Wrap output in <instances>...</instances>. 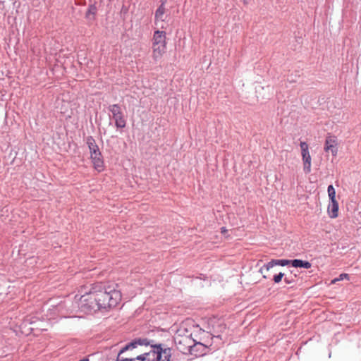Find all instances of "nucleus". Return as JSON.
Returning <instances> with one entry per match:
<instances>
[{
  "mask_svg": "<svg viewBox=\"0 0 361 361\" xmlns=\"http://www.w3.org/2000/svg\"><path fill=\"white\" fill-rule=\"evenodd\" d=\"M80 292L83 294L77 302L78 309L84 313L97 310L98 304L97 303L96 290H94V284H90V287H82Z\"/></svg>",
  "mask_w": 361,
  "mask_h": 361,
  "instance_id": "obj_3",
  "label": "nucleus"
},
{
  "mask_svg": "<svg viewBox=\"0 0 361 361\" xmlns=\"http://www.w3.org/2000/svg\"><path fill=\"white\" fill-rule=\"evenodd\" d=\"M94 288L96 290L97 310L116 307L121 299V292L114 287L94 283Z\"/></svg>",
  "mask_w": 361,
  "mask_h": 361,
  "instance_id": "obj_2",
  "label": "nucleus"
},
{
  "mask_svg": "<svg viewBox=\"0 0 361 361\" xmlns=\"http://www.w3.org/2000/svg\"><path fill=\"white\" fill-rule=\"evenodd\" d=\"M79 361H89V359H88V357H84Z\"/></svg>",
  "mask_w": 361,
  "mask_h": 361,
  "instance_id": "obj_21",
  "label": "nucleus"
},
{
  "mask_svg": "<svg viewBox=\"0 0 361 361\" xmlns=\"http://www.w3.org/2000/svg\"><path fill=\"white\" fill-rule=\"evenodd\" d=\"M327 192L330 201H336V191L332 185L328 186Z\"/></svg>",
  "mask_w": 361,
  "mask_h": 361,
  "instance_id": "obj_17",
  "label": "nucleus"
},
{
  "mask_svg": "<svg viewBox=\"0 0 361 361\" xmlns=\"http://www.w3.org/2000/svg\"><path fill=\"white\" fill-rule=\"evenodd\" d=\"M289 264L292 265V259H271L267 264L262 267L259 271L263 274L264 271H268L271 268L276 265L284 267Z\"/></svg>",
  "mask_w": 361,
  "mask_h": 361,
  "instance_id": "obj_9",
  "label": "nucleus"
},
{
  "mask_svg": "<svg viewBox=\"0 0 361 361\" xmlns=\"http://www.w3.org/2000/svg\"><path fill=\"white\" fill-rule=\"evenodd\" d=\"M189 354L195 357H200L205 355L208 350V346L200 341H196L192 339V345H191Z\"/></svg>",
  "mask_w": 361,
  "mask_h": 361,
  "instance_id": "obj_8",
  "label": "nucleus"
},
{
  "mask_svg": "<svg viewBox=\"0 0 361 361\" xmlns=\"http://www.w3.org/2000/svg\"><path fill=\"white\" fill-rule=\"evenodd\" d=\"M337 139L335 136L328 135L325 140L324 150L331 151L333 156L337 154L338 149L336 147Z\"/></svg>",
  "mask_w": 361,
  "mask_h": 361,
  "instance_id": "obj_11",
  "label": "nucleus"
},
{
  "mask_svg": "<svg viewBox=\"0 0 361 361\" xmlns=\"http://www.w3.org/2000/svg\"><path fill=\"white\" fill-rule=\"evenodd\" d=\"M161 2H162V1H165V2H166V0H161Z\"/></svg>",
  "mask_w": 361,
  "mask_h": 361,
  "instance_id": "obj_24",
  "label": "nucleus"
},
{
  "mask_svg": "<svg viewBox=\"0 0 361 361\" xmlns=\"http://www.w3.org/2000/svg\"><path fill=\"white\" fill-rule=\"evenodd\" d=\"M284 275L285 274L282 272H280L278 274L274 275L273 277L274 283H279V282H281Z\"/></svg>",
  "mask_w": 361,
  "mask_h": 361,
  "instance_id": "obj_18",
  "label": "nucleus"
},
{
  "mask_svg": "<svg viewBox=\"0 0 361 361\" xmlns=\"http://www.w3.org/2000/svg\"><path fill=\"white\" fill-rule=\"evenodd\" d=\"M292 267L295 268H304V269H310L312 267V264L308 261H304L302 259H292Z\"/></svg>",
  "mask_w": 361,
  "mask_h": 361,
  "instance_id": "obj_13",
  "label": "nucleus"
},
{
  "mask_svg": "<svg viewBox=\"0 0 361 361\" xmlns=\"http://www.w3.org/2000/svg\"><path fill=\"white\" fill-rule=\"evenodd\" d=\"M165 1H162L161 4L159 6L155 12V20H160L164 21L163 16L165 13V7H164Z\"/></svg>",
  "mask_w": 361,
  "mask_h": 361,
  "instance_id": "obj_16",
  "label": "nucleus"
},
{
  "mask_svg": "<svg viewBox=\"0 0 361 361\" xmlns=\"http://www.w3.org/2000/svg\"><path fill=\"white\" fill-rule=\"evenodd\" d=\"M344 279H349V275L348 274H340L338 278H336V279H334L332 281V283H334L336 281H341V280H343Z\"/></svg>",
  "mask_w": 361,
  "mask_h": 361,
  "instance_id": "obj_19",
  "label": "nucleus"
},
{
  "mask_svg": "<svg viewBox=\"0 0 361 361\" xmlns=\"http://www.w3.org/2000/svg\"><path fill=\"white\" fill-rule=\"evenodd\" d=\"M97 12V8L95 4L89 5L87 11L85 13V18L88 20H94L95 15Z\"/></svg>",
  "mask_w": 361,
  "mask_h": 361,
  "instance_id": "obj_14",
  "label": "nucleus"
},
{
  "mask_svg": "<svg viewBox=\"0 0 361 361\" xmlns=\"http://www.w3.org/2000/svg\"><path fill=\"white\" fill-rule=\"evenodd\" d=\"M90 159L96 170L100 171L104 168L103 156L100 150L90 152Z\"/></svg>",
  "mask_w": 361,
  "mask_h": 361,
  "instance_id": "obj_10",
  "label": "nucleus"
},
{
  "mask_svg": "<svg viewBox=\"0 0 361 361\" xmlns=\"http://www.w3.org/2000/svg\"><path fill=\"white\" fill-rule=\"evenodd\" d=\"M328 212L331 218H336L338 214V203L337 200L331 201L328 207Z\"/></svg>",
  "mask_w": 361,
  "mask_h": 361,
  "instance_id": "obj_12",
  "label": "nucleus"
},
{
  "mask_svg": "<svg viewBox=\"0 0 361 361\" xmlns=\"http://www.w3.org/2000/svg\"><path fill=\"white\" fill-rule=\"evenodd\" d=\"M182 329L178 330V334L174 337V342L176 348L183 354H189L191 345H192V339L191 334L182 335L180 332Z\"/></svg>",
  "mask_w": 361,
  "mask_h": 361,
  "instance_id": "obj_5",
  "label": "nucleus"
},
{
  "mask_svg": "<svg viewBox=\"0 0 361 361\" xmlns=\"http://www.w3.org/2000/svg\"><path fill=\"white\" fill-rule=\"evenodd\" d=\"M213 337L218 338H221V335H218V336H213Z\"/></svg>",
  "mask_w": 361,
  "mask_h": 361,
  "instance_id": "obj_23",
  "label": "nucleus"
},
{
  "mask_svg": "<svg viewBox=\"0 0 361 361\" xmlns=\"http://www.w3.org/2000/svg\"><path fill=\"white\" fill-rule=\"evenodd\" d=\"M166 32L156 30L152 38L153 58L155 60L161 58L166 49Z\"/></svg>",
  "mask_w": 361,
  "mask_h": 361,
  "instance_id": "obj_4",
  "label": "nucleus"
},
{
  "mask_svg": "<svg viewBox=\"0 0 361 361\" xmlns=\"http://www.w3.org/2000/svg\"><path fill=\"white\" fill-rule=\"evenodd\" d=\"M296 277V275H295L294 277L293 276H285L284 278V281L287 283V284H292L295 282V278Z\"/></svg>",
  "mask_w": 361,
  "mask_h": 361,
  "instance_id": "obj_20",
  "label": "nucleus"
},
{
  "mask_svg": "<svg viewBox=\"0 0 361 361\" xmlns=\"http://www.w3.org/2000/svg\"><path fill=\"white\" fill-rule=\"evenodd\" d=\"M109 111L112 114V118L115 121V126L117 128H123L126 126V121L119 104L109 105Z\"/></svg>",
  "mask_w": 361,
  "mask_h": 361,
  "instance_id": "obj_6",
  "label": "nucleus"
},
{
  "mask_svg": "<svg viewBox=\"0 0 361 361\" xmlns=\"http://www.w3.org/2000/svg\"><path fill=\"white\" fill-rule=\"evenodd\" d=\"M138 345H147L148 342L147 339H138L129 343L119 351L116 361H170L172 355L171 348L161 343L151 345L147 352L140 355L129 357L122 355L126 351L136 348Z\"/></svg>",
  "mask_w": 361,
  "mask_h": 361,
  "instance_id": "obj_1",
  "label": "nucleus"
},
{
  "mask_svg": "<svg viewBox=\"0 0 361 361\" xmlns=\"http://www.w3.org/2000/svg\"><path fill=\"white\" fill-rule=\"evenodd\" d=\"M86 144L89 148L90 152L99 150V148L96 143L94 138L92 136H87L86 138Z\"/></svg>",
  "mask_w": 361,
  "mask_h": 361,
  "instance_id": "obj_15",
  "label": "nucleus"
},
{
  "mask_svg": "<svg viewBox=\"0 0 361 361\" xmlns=\"http://www.w3.org/2000/svg\"><path fill=\"white\" fill-rule=\"evenodd\" d=\"M226 231V228L224 227L221 228V233H225Z\"/></svg>",
  "mask_w": 361,
  "mask_h": 361,
  "instance_id": "obj_22",
  "label": "nucleus"
},
{
  "mask_svg": "<svg viewBox=\"0 0 361 361\" xmlns=\"http://www.w3.org/2000/svg\"><path fill=\"white\" fill-rule=\"evenodd\" d=\"M300 146L302 151L304 171L308 173L311 171V157L308 149V145L305 142H301Z\"/></svg>",
  "mask_w": 361,
  "mask_h": 361,
  "instance_id": "obj_7",
  "label": "nucleus"
}]
</instances>
